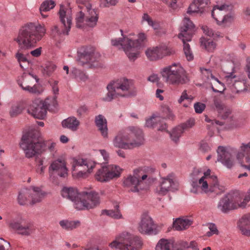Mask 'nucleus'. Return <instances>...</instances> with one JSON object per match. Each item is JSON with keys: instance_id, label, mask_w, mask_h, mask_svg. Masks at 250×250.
<instances>
[{"instance_id": "1", "label": "nucleus", "mask_w": 250, "mask_h": 250, "mask_svg": "<svg viewBox=\"0 0 250 250\" xmlns=\"http://www.w3.org/2000/svg\"><path fill=\"white\" fill-rule=\"evenodd\" d=\"M46 33L44 25L30 22L21 27L17 38H15L19 48L27 50L34 47Z\"/></svg>"}, {"instance_id": "2", "label": "nucleus", "mask_w": 250, "mask_h": 250, "mask_svg": "<svg viewBox=\"0 0 250 250\" xmlns=\"http://www.w3.org/2000/svg\"><path fill=\"white\" fill-rule=\"evenodd\" d=\"M20 146L25 156L28 158L41 155L46 150V144L37 130H31L24 134Z\"/></svg>"}, {"instance_id": "3", "label": "nucleus", "mask_w": 250, "mask_h": 250, "mask_svg": "<svg viewBox=\"0 0 250 250\" xmlns=\"http://www.w3.org/2000/svg\"><path fill=\"white\" fill-rule=\"evenodd\" d=\"M144 138L142 130L136 127L130 126L120 132L113 140L114 146L123 149H132L142 145Z\"/></svg>"}, {"instance_id": "4", "label": "nucleus", "mask_w": 250, "mask_h": 250, "mask_svg": "<svg viewBox=\"0 0 250 250\" xmlns=\"http://www.w3.org/2000/svg\"><path fill=\"white\" fill-rule=\"evenodd\" d=\"M107 89L108 92L104 99L107 102H110L119 96H133L137 93L136 90L133 88L131 82L125 78L111 82L107 85Z\"/></svg>"}, {"instance_id": "5", "label": "nucleus", "mask_w": 250, "mask_h": 250, "mask_svg": "<svg viewBox=\"0 0 250 250\" xmlns=\"http://www.w3.org/2000/svg\"><path fill=\"white\" fill-rule=\"evenodd\" d=\"M161 74L166 81L169 84L178 85L189 81L187 73L179 63H174L164 68Z\"/></svg>"}, {"instance_id": "6", "label": "nucleus", "mask_w": 250, "mask_h": 250, "mask_svg": "<svg viewBox=\"0 0 250 250\" xmlns=\"http://www.w3.org/2000/svg\"><path fill=\"white\" fill-rule=\"evenodd\" d=\"M224 71L226 73L224 77L226 83L231 91L232 94L228 95V98L232 99L234 98V94L239 93L247 90L245 83L240 81L236 73L234 64L229 62L224 66Z\"/></svg>"}, {"instance_id": "7", "label": "nucleus", "mask_w": 250, "mask_h": 250, "mask_svg": "<svg viewBox=\"0 0 250 250\" xmlns=\"http://www.w3.org/2000/svg\"><path fill=\"white\" fill-rule=\"evenodd\" d=\"M142 245L140 238L128 232H123L109 244L115 250H137Z\"/></svg>"}, {"instance_id": "8", "label": "nucleus", "mask_w": 250, "mask_h": 250, "mask_svg": "<svg viewBox=\"0 0 250 250\" xmlns=\"http://www.w3.org/2000/svg\"><path fill=\"white\" fill-rule=\"evenodd\" d=\"M242 198L239 191L231 192L220 199L217 206V209L223 213H228L238 208H244L245 207V203H240Z\"/></svg>"}, {"instance_id": "9", "label": "nucleus", "mask_w": 250, "mask_h": 250, "mask_svg": "<svg viewBox=\"0 0 250 250\" xmlns=\"http://www.w3.org/2000/svg\"><path fill=\"white\" fill-rule=\"evenodd\" d=\"M194 25L192 22L188 18H185L183 21V25L181 27L180 33L178 38L183 43V50L188 61H190L193 59V55L191 50L190 45L187 42L191 40Z\"/></svg>"}, {"instance_id": "10", "label": "nucleus", "mask_w": 250, "mask_h": 250, "mask_svg": "<svg viewBox=\"0 0 250 250\" xmlns=\"http://www.w3.org/2000/svg\"><path fill=\"white\" fill-rule=\"evenodd\" d=\"M79 64L83 65L89 63L90 67H102L103 64L101 62V56L100 54L96 51L94 48L90 47H82L79 52Z\"/></svg>"}, {"instance_id": "11", "label": "nucleus", "mask_w": 250, "mask_h": 250, "mask_svg": "<svg viewBox=\"0 0 250 250\" xmlns=\"http://www.w3.org/2000/svg\"><path fill=\"white\" fill-rule=\"evenodd\" d=\"M204 175L198 180L193 181L192 182V188L191 191L198 194L201 191L207 193L208 191V185L214 188H218L219 182L216 176L211 174V173H204Z\"/></svg>"}, {"instance_id": "12", "label": "nucleus", "mask_w": 250, "mask_h": 250, "mask_svg": "<svg viewBox=\"0 0 250 250\" xmlns=\"http://www.w3.org/2000/svg\"><path fill=\"white\" fill-rule=\"evenodd\" d=\"M100 204V198L97 193L95 191L83 192V195L79 202L76 204V209L83 210L93 208Z\"/></svg>"}, {"instance_id": "13", "label": "nucleus", "mask_w": 250, "mask_h": 250, "mask_svg": "<svg viewBox=\"0 0 250 250\" xmlns=\"http://www.w3.org/2000/svg\"><path fill=\"white\" fill-rule=\"evenodd\" d=\"M9 225L10 228L16 231L18 234L24 236H29L35 230L33 225L22 218L11 220Z\"/></svg>"}, {"instance_id": "14", "label": "nucleus", "mask_w": 250, "mask_h": 250, "mask_svg": "<svg viewBox=\"0 0 250 250\" xmlns=\"http://www.w3.org/2000/svg\"><path fill=\"white\" fill-rule=\"evenodd\" d=\"M49 104L47 100L36 99L29 106L27 112L35 118L43 119L46 116Z\"/></svg>"}, {"instance_id": "15", "label": "nucleus", "mask_w": 250, "mask_h": 250, "mask_svg": "<svg viewBox=\"0 0 250 250\" xmlns=\"http://www.w3.org/2000/svg\"><path fill=\"white\" fill-rule=\"evenodd\" d=\"M177 188L178 183L175 178L172 174H169L161 178L160 184L155 189V192L160 195H165L170 190L177 189Z\"/></svg>"}, {"instance_id": "16", "label": "nucleus", "mask_w": 250, "mask_h": 250, "mask_svg": "<svg viewBox=\"0 0 250 250\" xmlns=\"http://www.w3.org/2000/svg\"><path fill=\"white\" fill-rule=\"evenodd\" d=\"M236 158L240 167L250 171V143L241 144L236 154Z\"/></svg>"}, {"instance_id": "17", "label": "nucleus", "mask_w": 250, "mask_h": 250, "mask_svg": "<svg viewBox=\"0 0 250 250\" xmlns=\"http://www.w3.org/2000/svg\"><path fill=\"white\" fill-rule=\"evenodd\" d=\"M139 231L143 234L156 235L158 233L156 225L152 219L147 214H143L138 228Z\"/></svg>"}, {"instance_id": "18", "label": "nucleus", "mask_w": 250, "mask_h": 250, "mask_svg": "<svg viewBox=\"0 0 250 250\" xmlns=\"http://www.w3.org/2000/svg\"><path fill=\"white\" fill-rule=\"evenodd\" d=\"M217 153L218 155L217 161L220 162L227 168L230 169L236 166V163L233 159L231 153L226 147L219 146L217 150Z\"/></svg>"}, {"instance_id": "19", "label": "nucleus", "mask_w": 250, "mask_h": 250, "mask_svg": "<svg viewBox=\"0 0 250 250\" xmlns=\"http://www.w3.org/2000/svg\"><path fill=\"white\" fill-rule=\"evenodd\" d=\"M59 15L60 21L63 26H67V31L70 30L72 20V12L71 8L67 5L65 6L61 5L59 11Z\"/></svg>"}, {"instance_id": "20", "label": "nucleus", "mask_w": 250, "mask_h": 250, "mask_svg": "<svg viewBox=\"0 0 250 250\" xmlns=\"http://www.w3.org/2000/svg\"><path fill=\"white\" fill-rule=\"evenodd\" d=\"M111 43L114 46H121L129 60L132 61L133 56H132L130 48V44L132 43V42L130 39L126 37H123V38L112 39Z\"/></svg>"}, {"instance_id": "21", "label": "nucleus", "mask_w": 250, "mask_h": 250, "mask_svg": "<svg viewBox=\"0 0 250 250\" xmlns=\"http://www.w3.org/2000/svg\"><path fill=\"white\" fill-rule=\"evenodd\" d=\"M168 52L166 46H156L148 48L146 51L147 57L151 61L156 60L162 58L168 55Z\"/></svg>"}, {"instance_id": "22", "label": "nucleus", "mask_w": 250, "mask_h": 250, "mask_svg": "<svg viewBox=\"0 0 250 250\" xmlns=\"http://www.w3.org/2000/svg\"><path fill=\"white\" fill-rule=\"evenodd\" d=\"M146 39V35L143 33L138 35V38L135 40L131 41L132 43L130 44V48L132 56H133L132 61H134L140 55V49L144 46V42Z\"/></svg>"}, {"instance_id": "23", "label": "nucleus", "mask_w": 250, "mask_h": 250, "mask_svg": "<svg viewBox=\"0 0 250 250\" xmlns=\"http://www.w3.org/2000/svg\"><path fill=\"white\" fill-rule=\"evenodd\" d=\"M83 192L78 193L76 188H63L62 190V195L63 197L72 201L74 207L76 209V204L81 201Z\"/></svg>"}, {"instance_id": "24", "label": "nucleus", "mask_w": 250, "mask_h": 250, "mask_svg": "<svg viewBox=\"0 0 250 250\" xmlns=\"http://www.w3.org/2000/svg\"><path fill=\"white\" fill-rule=\"evenodd\" d=\"M123 184L125 187L130 188V190L134 192H139L140 190L144 189L142 180H139L135 176H128L124 179Z\"/></svg>"}, {"instance_id": "25", "label": "nucleus", "mask_w": 250, "mask_h": 250, "mask_svg": "<svg viewBox=\"0 0 250 250\" xmlns=\"http://www.w3.org/2000/svg\"><path fill=\"white\" fill-rule=\"evenodd\" d=\"M210 4V0H193L189 5L188 13H203Z\"/></svg>"}, {"instance_id": "26", "label": "nucleus", "mask_w": 250, "mask_h": 250, "mask_svg": "<svg viewBox=\"0 0 250 250\" xmlns=\"http://www.w3.org/2000/svg\"><path fill=\"white\" fill-rule=\"evenodd\" d=\"M86 12L84 26L93 27L97 24L99 17L97 11L90 7H85Z\"/></svg>"}, {"instance_id": "27", "label": "nucleus", "mask_w": 250, "mask_h": 250, "mask_svg": "<svg viewBox=\"0 0 250 250\" xmlns=\"http://www.w3.org/2000/svg\"><path fill=\"white\" fill-rule=\"evenodd\" d=\"M71 165V170L72 171L77 170L78 169L76 168V167H77L85 166L87 168V172H90V170H93V168L97 166V165H100L96 164L94 162L87 161L86 160L83 159V158H74L72 159Z\"/></svg>"}, {"instance_id": "28", "label": "nucleus", "mask_w": 250, "mask_h": 250, "mask_svg": "<svg viewBox=\"0 0 250 250\" xmlns=\"http://www.w3.org/2000/svg\"><path fill=\"white\" fill-rule=\"evenodd\" d=\"M231 7V5L226 4L220 5H216L214 6L211 11V16L218 25L220 24V22L224 16V11H228Z\"/></svg>"}, {"instance_id": "29", "label": "nucleus", "mask_w": 250, "mask_h": 250, "mask_svg": "<svg viewBox=\"0 0 250 250\" xmlns=\"http://www.w3.org/2000/svg\"><path fill=\"white\" fill-rule=\"evenodd\" d=\"M95 123L102 136L104 138H107L108 128L107 121L105 117L101 114L96 116L95 118Z\"/></svg>"}, {"instance_id": "30", "label": "nucleus", "mask_w": 250, "mask_h": 250, "mask_svg": "<svg viewBox=\"0 0 250 250\" xmlns=\"http://www.w3.org/2000/svg\"><path fill=\"white\" fill-rule=\"evenodd\" d=\"M237 227L243 235L250 236V214L243 216L238 221Z\"/></svg>"}, {"instance_id": "31", "label": "nucleus", "mask_w": 250, "mask_h": 250, "mask_svg": "<svg viewBox=\"0 0 250 250\" xmlns=\"http://www.w3.org/2000/svg\"><path fill=\"white\" fill-rule=\"evenodd\" d=\"M70 30L67 31V26L59 27L58 25H54L50 28L51 36L55 40L59 39L62 35H68Z\"/></svg>"}, {"instance_id": "32", "label": "nucleus", "mask_w": 250, "mask_h": 250, "mask_svg": "<svg viewBox=\"0 0 250 250\" xmlns=\"http://www.w3.org/2000/svg\"><path fill=\"white\" fill-rule=\"evenodd\" d=\"M28 190L32 205L41 202L44 196V193L39 187H32Z\"/></svg>"}, {"instance_id": "33", "label": "nucleus", "mask_w": 250, "mask_h": 250, "mask_svg": "<svg viewBox=\"0 0 250 250\" xmlns=\"http://www.w3.org/2000/svg\"><path fill=\"white\" fill-rule=\"evenodd\" d=\"M63 127L69 129L72 131H76L80 125V122L74 116L63 120L62 122Z\"/></svg>"}, {"instance_id": "34", "label": "nucleus", "mask_w": 250, "mask_h": 250, "mask_svg": "<svg viewBox=\"0 0 250 250\" xmlns=\"http://www.w3.org/2000/svg\"><path fill=\"white\" fill-rule=\"evenodd\" d=\"M120 176L121 173H96L94 177L97 181L107 182Z\"/></svg>"}, {"instance_id": "35", "label": "nucleus", "mask_w": 250, "mask_h": 250, "mask_svg": "<svg viewBox=\"0 0 250 250\" xmlns=\"http://www.w3.org/2000/svg\"><path fill=\"white\" fill-rule=\"evenodd\" d=\"M49 169L59 172H67L68 170L64 160L58 159L54 161L51 164Z\"/></svg>"}, {"instance_id": "36", "label": "nucleus", "mask_w": 250, "mask_h": 250, "mask_svg": "<svg viewBox=\"0 0 250 250\" xmlns=\"http://www.w3.org/2000/svg\"><path fill=\"white\" fill-rule=\"evenodd\" d=\"M191 221L188 219L177 218L173 222V228L176 230H182L188 228L191 225Z\"/></svg>"}, {"instance_id": "37", "label": "nucleus", "mask_w": 250, "mask_h": 250, "mask_svg": "<svg viewBox=\"0 0 250 250\" xmlns=\"http://www.w3.org/2000/svg\"><path fill=\"white\" fill-rule=\"evenodd\" d=\"M79 221H69L68 220H62L59 222V224L62 228L67 231L71 230L80 226Z\"/></svg>"}, {"instance_id": "38", "label": "nucleus", "mask_w": 250, "mask_h": 250, "mask_svg": "<svg viewBox=\"0 0 250 250\" xmlns=\"http://www.w3.org/2000/svg\"><path fill=\"white\" fill-rule=\"evenodd\" d=\"M200 71L202 73V79L205 83H208L212 80L216 81L218 85H223L213 75L211 71L209 69L200 68Z\"/></svg>"}, {"instance_id": "39", "label": "nucleus", "mask_w": 250, "mask_h": 250, "mask_svg": "<svg viewBox=\"0 0 250 250\" xmlns=\"http://www.w3.org/2000/svg\"><path fill=\"white\" fill-rule=\"evenodd\" d=\"M102 214H105L114 219H120L123 218V216L119 210V205H116L114 209L109 210H103Z\"/></svg>"}, {"instance_id": "40", "label": "nucleus", "mask_w": 250, "mask_h": 250, "mask_svg": "<svg viewBox=\"0 0 250 250\" xmlns=\"http://www.w3.org/2000/svg\"><path fill=\"white\" fill-rule=\"evenodd\" d=\"M156 250H174L173 244L167 239H162L157 243Z\"/></svg>"}, {"instance_id": "41", "label": "nucleus", "mask_w": 250, "mask_h": 250, "mask_svg": "<svg viewBox=\"0 0 250 250\" xmlns=\"http://www.w3.org/2000/svg\"><path fill=\"white\" fill-rule=\"evenodd\" d=\"M68 173H51L50 180L55 184L64 181L68 177Z\"/></svg>"}, {"instance_id": "42", "label": "nucleus", "mask_w": 250, "mask_h": 250, "mask_svg": "<svg viewBox=\"0 0 250 250\" xmlns=\"http://www.w3.org/2000/svg\"><path fill=\"white\" fill-rule=\"evenodd\" d=\"M22 82L20 83L19 82V84L20 85V84H22L24 86H26L28 85H32L34 84V80L35 79L36 82H38V80L37 79L36 76H34L32 74L30 73L28 74H24L22 76Z\"/></svg>"}, {"instance_id": "43", "label": "nucleus", "mask_w": 250, "mask_h": 250, "mask_svg": "<svg viewBox=\"0 0 250 250\" xmlns=\"http://www.w3.org/2000/svg\"><path fill=\"white\" fill-rule=\"evenodd\" d=\"M200 43L202 46L204 47L207 51L211 52L216 47V44L212 41L209 39H206L205 38L200 39Z\"/></svg>"}, {"instance_id": "44", "label": "nucleus", "mask_w": 250, "mask_h": 250, "mask_svg": "<svg viewBox=\"0 0 250 250\" xmlns=\"http://www.w3.org/2000/svg\"><path fill=\"white\" fill-rule=\"evenodd\" d=\"M184 131L185 130L181 125L176 126L170 133L171 139L173 141L177 143Z\"/></svg>"}, {"instance_id": "45", "label": "nucleus", "mask_w": 250, "mask_h": 250, "mask_svg": "<svg viewBox=\"0 0 250 250\" xmlns=\"http://www.w3.org/2000/svg\"><path fill=\"white\" fill-rule=\"evenodd\" d=\"M81 10L80 11L76 16V26L78 28H83L84 27V22L85 19V15L84 11L83 10V9H81Z\"/></svg>"}, {"instance_id": "46", "label": "nucleus", "mask_w": 250, "mask_h": 250, "mask_svg": "<svg viewBox=\"0 0 250 250\" xmlns=\"http://www.w3.org/2000/svg\"><path fill=\"white\" fill-rule=\"evenodd\" d=\"M101 168H99L98 172H120L123 170L119 166L114 165H108L105 164L104 165H100Z\"/></svg>"}, {"instance_id": "47", "label": "nucleus", "mask_w": 250, "mask_h": 250, "mask_svg": "<svg viewBox=\"0 0 250 250\" xmlns=\"http://www.w3.org/2000/svg\"><path fill=\"white\" fill-rule=\"evenodd\" d=\"M20 86L23 90L27 91L32 94L38 95L41 94L42 92V88L39 85L33 84V86L28 85L26 86H24L22 84H20Z\"/></svg>"}, {"instance_id": "48", "label": "nucleus", "mask_w": 250, "mask_h": 250, "mask_svg": "<svg viewBox=\"0 0 250 250\" xmlns=\"http://www.w3.org/2000/svg\"><path fill=\"white\" fill-rule=\"evenodd\" d=\"M72 74L78 81L85 82L88 79V76L83 71L73 68Z\"/></svg>"}, {"instance_id": "49", "label": "nucleus", "mask_w": 250, "mask_h": 250, "mask_svg": "<svg viewBox=\"0 0 250 250\" xmlns=\"http://www.w3.org/2000/svg\"><path fill=\"white\" fill-rule=\"evenodd\" d=\"M29 192L27 189H23L19 192L18 201L21 205H25L28 202L27 196H29Z\"/></svg>"}, {"instance_id": "50", "label": "nucleus", "mask_w": 250, "mask_h": 250, "mask_svg": "<svg viewBox=\"0 0 250 250\" xmlns=\"http://www.w3.org/2000/svg\"><path fill=\"white\" fill-rule=\"evenodd\" d=\"M56 5L55 1L53 0H46L43 1L40 6V11H49L52 9Z\"/></svg>"}, {"instance_id": "51", "label": "nucleus", "mask_w": 250, "mask_h": 250, "mask_svg": "<svg viewBox=\"0 0 250 250\" xmlns=\"http://www.w3.org/2000/svg\"><path fill=\"white\" fill-rule=\"evenodd\" d=\"M56 66L52 63H48L43 68L42 72L44 76H50L56 70Z\"/></svg>"}, {"instance_id": "52", "label": "nucleus", "mask_w": 250, "mask_h": 250, "mask_svg": "<svg viewBox=\"0 0 250 250\" xmlns=\"http://www.w3.org/2000/svg\"><path fill=\"white\" fill-rule=\"evenodd\" d=\"M161 118L160 116L152 115L150 118L146 120V125L149 127H155V124L160 122Z\"/></svg>"}, {"instance_id": "53", "label": "nucleus", "mask_w": 250, "mask_h": 250, "mask_svg": "<svg viewBox=\"0 0 250 250\" xmlns=\"http://www.w3.org/2000/svg\"><path fill=\"white\" fill-rule=\"evenodd\" d=\"M22 106L20 104H17L11 107L9 114L12 117H16L20 114L22 112Z\"/></svg>"}, {"instance_id": "54", "label": "nucleus", "mask_w": 250, "mask_h": 250, "mask_svg": "<svg viewBox=\"0 0 250 250\" xmlns=\"http://www.w3.org/2000/svg\"><path fill=\"white\" fill-rule=\"evenodd\" d=\"M208 228L209 229V231H208L206 233V236L208 237H210L211 236L216 234L218 235L219 233V231L217 229V228L216 225L214 223H209L208 225Z\"/></svg>"}, {"instance_id": "55", "label": "nucleus", "mask_w": 250, "mask_h": 250, "mask_svg": "<svg viewBox=\"0 0 250 250\" xmlns=\"http://www.w3.org/2000/svg\"><path fill=\"white\" fill-rule=\"evenodd\" d=\"M162 117L163 118L173 120L174 116L168 107L165 106L162 109Z\"/></svg>"}, {"instance_id": "56", "label": "nucleus", "mask_w": 250, "mask_h": 250, "mask_svg": "<svg viewBox=\"0 0 250 250\" xmlns=\"http://www.w3.org/2000/svg\"><path fill=\"white\" fill-rule=\"evenodd\" d=\"M100 6L101 7H109L115 6L118 2V0H100Z\"/></svg>"}, {"instance_id": "57", "label": "nucleus", "mask_w": 250, "mask_h": 250, "mask_svg": "<svg viewBox=\"0 0 250 250\" xmlns=\"http://www.w3.org/2000/svg\"><path fill=\"white\" fill-rule=\"evenodd\" d=\"M213 104L216 110L218 111V113L220 112H222V110H223V109L226 107V106L222 103L221 100L218 98H214Z\"/></svg>"}, {"instance_id": "58", "label": "nucleus", "mask_w": 250, "mask_h": 250, "mask_svg": "<svg viewBox=\"0 0 250 250\" xmlns=\"http://www.w3.org/2000/svg\"><path fill=\"white\" fill-rule=\"evenodd\" d=\"M234 20V16L232 14H229L226 15H224L223 19L220 22V24L219 25H227L230 23Z\"/></svg>"}, {"instance_id": "59", "label": "nucleus", "mask_w": 250, "mask_h": 250, "mask_svg": "<svg viewBox=\"0 0 250 250\" xmlns=\"http://www.w3.org/2000/svg\"><path fill=\"white\" fill-rule=\"evenodd\" d=\"M222 110V112H220L219 113V116L223 119H227L230 116L231 111L227 106H226Z\"/></svg>"}, {"instance_id": "60", "label": "nucleus", "mask_w": 250, "mask_h": 250, "mask_svg": "<svg viewBox=\"0 0 250 250\" xmlns=\"http://www.w3.org/2000/svg\"><path fill=\"white\" fill-rule=\"evenodd\" d=\"M164 2L172 10H176L178 8V5L177 3V0H166Z\"/></svg>"}, {"instance_id": "61", "label": "nucleus", "mask_w": 250, "mask_h": 250, "mask_svg": "<svg viewBox=\"0 0 250 250\" xmlns=\"http://www.w3.org/2000/svg\"><path fill=\"white\" fill-rule=\"evenodd\" d=\"M195 125V120L193 119H190L185 123L181 125L185 130L193 127Z\"/></svg>"}, {"instance_id": "62", "label": "nucleus", "mask_w": 250, "mask_h": 250, "mask_svg": "<svg viewBox=\"0 0 250 250\" xmlns=\"http://www.w3.org/2000/svg\"><path fill=\"white\" fill-rule=\"evenodd\" d=\"M177 246L176 250H186L188 249V243L186 241H180L176 243Z\"/></svg>"}, {"instance_id": "63", "label": "nucleus", "mask_w": 250, "mask_h": 250, "mask_svg": "<svg viewBox=\"0 0 250 250\" xmlns=\"http://www.w3.org/2000/svg\"><path fill=\"white\" fill-rule=\"evenodd\" d=\"M195 111L197 113H201L205 109L206 105L204 104L196 103L194 105Z\"/></svg>"}, {"instance_id": "64", "label": "nucleus", "mask_w": 250, "mask_h": 250, "mask_svg": "<svg viewBox=\"0 0 250 250\" xmlns=\"http://www.w3.org/2000/svg\"><path fill=\"white\" fill-rule=\"evenodd\" d=\"M10 247L9 242L2 238H0V250H8Z\"/></svg>"}]
</instances>
